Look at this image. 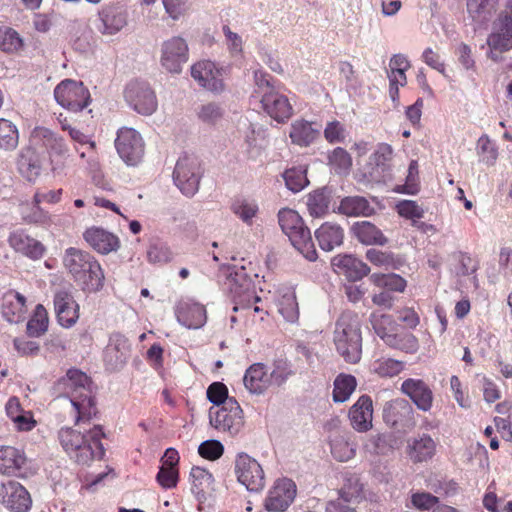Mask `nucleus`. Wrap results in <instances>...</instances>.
I'll list each match as a JSON object with an SVG mask.
<instances>
[{"label":"nucleus","instance_id":"nucleus-1","mask_svg":"<svg viewBox=\"0 0 512 512\" xmlns=\"http://www.w3.org/2000/svg\"><path fill=\"white\" fill-rule=\"evenodd\" d=\"M57 435L63 450L78 464L88 465L95 460H101L105 455L102 443L105 433L100 425H95L85 432L63 427Z\"/></svg>","mask_w":512,"mask_h":512},{"label":"nucleus","instance_id":"nucleus-2","mask_svg":"<svg viewBox=\"0 0 512 512\" xmlns=\"http://www.w3.org/2000/svg\"><path fill=\"white\" fill-rule=\"evenodd\" d=\"M63 265L83 292L96 293L104 287V271L89 252L69 247L65 250Z\"/></svg>","mask_w":512,"mask_h":512},{"label":"nucleus","instance_id":"nucleus-3","mask_svg":"<svg viewBox=\"0 0 512 512\" xmlns=\"http://www.w3.org/2000/svg\"><path fill=\"white\" fill-rule=\"evenodd\" d=\"M90 385L91 380L87 374L76 368L69 369L58 381V386L66 390L70 399L76 424L89 421L98 413Z\"/></svg>","mask_w":512,"mask_h":512},{"label":"nucleus","instance_id":"nucleus-4","mask_svg":"<svg viewBox=\"0 0 512 512\" xmlns=\"http://www.w3.org/2000/svg\"><path fill=\"white\" fill-rule=\"evenodd\" d=\"M333 343L345 362L356 364L362 357L361 321L357 313L344 311L335 323Z\"/></svg>","mask_w":512,"mask_h":512},{"label":"nucleus","instance_id":"nucleus-5","mask_svg":"<svg viewBox=\"0 0 512 512\" xmlns=\"http://www.w3.org/2000/svg\"><path fill=\"white\" fill-rule=\"evenodd\" d=\"M278 222L293 247L307 260L315 261L317 259V251L312 240L311 232L304 224L298 212L293 209L283 208L278 212Z\"/></svg>","mask_w":512,"mask_h":512},{"label":"nucleus","instance_id":"nucleus-6","mask_svg":"<svg viewBox=\"0 0 512 512\" xmlns=\"http://www.w3.org/2000/svg\"><path fill=\"white\" fill-rule=\"evenodd\" d=\"M488 58L502 60V54L512 49V0L506 1L493 22V30L487 37Z\"/></svg>","mask_w":512,"mask_h":512},{"label":"nucleus","instance_id":"nucleus-7","mask_svg":"<svg viewBox=\"0 0 512 512\" xmlns=\"http://www.w3.org/2000/svg\"><path fill=\"white\" fill-rule=\"evenodd\" d=\"M34 137L38 138L45 148L53 172L60 173L73 165L74 156L63 137L45 127L36 128Z\"/></svg>","mask_w":512,"mask_h":512},{"label":"nucleus","instance_id":"nucleus-8","mask_svg":"<svg viewBox=\"0 0 512 512\" xmlns=\"http://www.w3.org/2000/svg\"><path fill=\"white\" fill-rule=\"evenodd\" d=\"M54 97L63 108L78 112L90 103V92L82 82L65 79L54 89Z\"/></svg>","mask_w":512,"mask_h":512},{"label":"nucleus","instance_id":"nucleus-9","mask_svg":"<svg viewBox=\"0 0 512 512\" xmlns=\"http://www.w3.org/2000/svg\"><path fill=\"white\" fill-rule=\"evenodd\" d=\"M200 177L201 167L197 157L184 155L178 159L173 179L184 195L193 196L198 191Z\"/></svg>","mask_w":512,"mask_h":512},{"label":"nucleus","instance_id":"nucleus-10","mask_svg":"<svg viewBox=\"0 0 512 512\" xmlns=\"http://www.w3.org/2000/svg\"><path fill=\"white\" fill-rule=\"evenodd\" d=\"M235 474L237 480L249 491L258 492L265 486V475L261 465L247 453L237 454Z\"/></svg>","mask_w":512,"mask_h":512},{"label":"nucleus","instance_id":"nucleus-11","mask_svg":"<svg viewBox=\"0 0 512 512\" xmlns=\"http://www.w3.org/2000/svg\"><path fill=\"white\" fill-rule=\"evenodd\" d=\"M115 147L122 160L131 166L137 165L144 155V142L133 128L123 127L117 132Z\"/></svg>","mask_w":512,"mask_h":512},{"label":"nucleus","instance_id":"nucleus-12","mask_svg":"<svg viewBox=\"0 0 512 512\" xmlns=\"http://www.w3.org/2000/svg\"><path fill=\"white\" fill-rule=\"evenodd\" d=\"M0 504L14 512H28L32 499L27 489L15 480L0 482Z\"/></svg>","mask_w":512,"mask_h":512},{"label":"nucleus","instance_id":"nucleus-13","mask_svg":"<svg viewBox=\"0 0 512 512\" xmlns=\"http://www.w3.org/2000/svg\"><path fill=\"white\" fill-rule=\"evenodd\" d=\"M125 99L135 111L143 115H151L157 109L156 95L146 83H129L125 89Z\"/></svg>","mask_w":512,"mask_h":512},{"label":"nucleus","instance_id":"nucleus-14","mask_svg":"<svg viewBox=\"0 0 512 512\" xmlns=\"http://www.w3.org/2000/svg\"><path fill=\"white\" fill-rule=\"evenodd\" d=\"M415 411L411 403L404 398L388 401L383 408V419L390 427L401 429L415 424Z\"/></svg>","mask_w":512,"mask_h":512},{"label":"nucleus","instance_id":"nucleus-15","mask_svg":"<svg viewBox=\"0 0 512 512\" xmlns=\"http://www.w3.org/2000/svg\"><path fill=\"white\" fill-rule=\"evenodd\" d=\"M224 285L235 302L252 296V280L244 266L230 265L222 269Z\"/></svg>","mask_w":512,"mask_h":512},{"label":"nucleus","instance_id":"nucleus-16","mask_svg":"<svg viewBox=\"0 0 512 512\" xmlns=\"http://www.w3.org/2000/svg\"><path fill=\"white\" fill-rule=\"evenodd\" d=\"M264 112L278 123H286L294 114L288 97L277 89H268L261 95Z\"/></svg>","mask_w":512,"mask_h":512},{"label":"nucleus","instance_id":"nucleus-17","mask_svg":"<svg viewBox=\"0 0 512 512\" xmlns=\"http://www.w3.org/2000/svg\"><path fill=\"white\" fill-rule=\"evenodd\" d=\"M191 76L203 88L220 93L224 90L223 71L210 60H203L191 67Z\"/></svg>","mask_w":512,"mask_h":512},{"label":"nucleus","instance_id":"nucleus-18","mask_svg":"<svg viewBox=\"0 0 512 512\" xmlns=\"http://www.w3.org/2000/svg\"><path fill=\"white\" fill-rule=\"evenodd\" d=\"M215 427L219 431L234 437L244 427L243 410L236 400H228L226 406H221L215 416Z\"/></svg>","mask_w":512,"mask_h":512},{"label":"nucleus","instance_id":"nucleus-19","mask_svg":"<svg viewBox=\"0 0 512 512\" xmlns=\"http://www.w3.org/2000/svg\"><path fill=\"white\" fill-rule=\"evenodd\" d=\"M296 491V485L291 479L276 480L265 499L266 510L270 512L285 511L293 502Z\"/></svg>","mask_w":512,"mask_h":512},{"label":"nucleus","instance_id":"nucleus-20","mask_svg":"<svg viewBox=\"0 0 512 512\" xmlns=\"http://www.w3.org/2000/svg\"><path fill=\"white\" fill-rule=\"evenodd\" d=\"M402 394L423 412H429L433 407L434 393L431 387L420 378H407L400 387Z\"/></svg>","mask_w":512,"mask_h":512},{"label":"nucleus","instance_id":"nucleus-21","mask_svg":"<svg viewBox=\"0 0 512 512\" xmlns=\"http://www.w3.org/2000/svg\"><path fill=\"white\" fill-rule=\"evenodd\" d=\"M57 322L64 328L73 327L80 317V306L71 292L58 290L53 298Z\"/></svg>","mask_w":512,"mask_h":512},{"label":"nucleus","instance_id":"nucleus-22","mask_svg":"<svg viewBox=\"0 0 512 512\" xmlns=\"http://www.w3.org/2000/svg\"><path fill=\"white\" fill-rule=\"evenodd\" d=\"M188 60V46L181 37H172L162 45L161 64L171 73H180Z\"/></svg>","mask_w":512,"mask_h":512},{"label":"nucleus","instance_id":"nucleus-23","mask_svg":"<svg viewBox=\"0 0 512 512\" xmlns=\"http://www.w3.org/2000/svg\"><path fill=\"white\" fill-rule=\"evenodd\" d=\"M333 270L349 281H358L370 273L369 266L351 254H338L331 260Z\"/></svg>","mask_w":512,"mask_h":512},{"label":"nucleus","instance_id":"nucleus-24","mask_svg":"<svg viewBox=\"0 0 512 512\" xmlns=\"http://www.w3.org/2000/svg\"><path fill=\"white\" fill-rule=\"evenodd\" d=\"M348 418L352 428L360 433L369 431L373 421V401L369 395H361L351 406Z\"/></svg>","mask_w":512,"mask_h":512},{"label":"nucleus","instance_id":"nucleus-25","mask_svg":"<svg viewBox=\"0 0 512 512\" xmlns=\"http://www.w3.org/2000/svg\"><path fill=\"white\" fill-rule=\"evenodd\" d=\"M8 243L15 252L21 253L32 260L41 259L46 252L45 246L23 229L11 232Z\"/></svg>","mask_w":512,"mask_h":512},{"label":"nucleus","instance_id":"nucleus-26","mask_svg":"<svg viewBox=\"0 0 512 512\" xmlns=\"http://www.w3.org/2000/svg\"><path fill=\"white\" fill-rule=\"evenodd\" d=\"M175 315L178 322L189 329L201 328L207 321L205 306L192 301H180Z\"/></svg>","mask_w":512,"mask_h":512},{"label":"nucleus","instance_id":"nucleus-27","mask_svg":"<svg viewBox=\"0 0 512 512\" xmlns=\"http://www.w3.org/2000/svg\"><path fill=\"white\" fill-rule=\"evenodd\" d=\"M86 243L100 254H108L119 248V238L102 227L92 226L83 233Z\"/></svg>","mask_w":512,"mask_h":512},{"label":"nucleus","instance_id":"nucleus-28","mask_svg":"<svg viewBox=\"0 0 512 512\" xmlns=\"http://www.w3.org/2000/svg\"><path fill=\"white\" fill-rule=\"evenodd\" d=\"M274 374L275 372L268 373L265 364L254 363L245 371L244 386L251 394L261 395L271 386Z\"/></svg>","mask_w":512,"mask_h":512},{"label":"nucleus","instance_id":"nucleus-29","mask_svg":"<svg viewBox=\"0 0 512 512\" xmlns=\"http://www.w3.org/2000/svg\"><path fill=\"white\" fill-rule=\"evenodd\" d=\"M3 317L10 323H19L27 313L26 298L16 290H8L2 297Z\"/></svg>","mask_w":512,"mask_h":512},{"label":"nucleus","instance_id":"nucleus-30","mask_svg":"<svg viewBox=\"0 0 512 512\" xmlns=\"http://www.w3.org/2000/svg\"><path fill=\"white\" fill-rule=\"evenodd\" d=\"M101 26L98 30L102 34L114 35L119 32L126 24V13L124 10L115 5H108L99 12Z\"/></svg>","mask_w":512,"mask_h":512},{"label":"nucleus","instance_id":"nucleus-31","mask_svg":"<svg viewBox=\"0 0 512 512\" xmlns=\"http://www.w3.org/2000/svg\"><path fill=\"white\" fill-rule=\"evenodd\" d=\"M24 451L13 446H0V474L16 476L26 464Z\"/></svg>","mask_w":512,"mask_h":512},{"label":"nucleus","instance_id":"nucleus-32","mask_svg":"<svg viewBox=\"0 0 512 512\" xmlns=\"http://www.w3.org/2000/svg\"><path fill=\"white\" fill-rule=\"evenodd\" d=\"M191 491L200 504L205 503L213 491L214 478L212 474L199 466L191 469Z\"/></svg>","mask_w":512,"mask_h":512},{"label":"nucleus","instance_id":"nucleus-33","mask_svg":"<svg viewBox=\"0 0 512 512\" xmlns=\"http://www.w3.org/2000/svg\"><path fill=\"white\" fill-rule=\"evenodd\" d=\"M351 233L364 245L384 246L388 242L382 231L370 221L355 222L351 227Z\"/></svg>","mask_w":512,"mask_h":512},{"label":"nucleus","instance_id":"nucleus-34","mask_svg":"<svg viewBox=\"0 0 512 512\" xmlns=\"http://www.w3.org/2000/svg\"><path fill=\"white\" fill-rule=\"evenodd\" d=\"M392 159V146L387 143H379L367 163L370 176H380L389 171Z\"/></svg>","mask_w":512,"mask_h":512},{"label":"nucleus","instance_id":"nucleus-35","mask_svg":"<svg viewBox=\"0 0 512 512\" xmlns=\"http://www.w3.org/2000/svg\"><path fill=\"white\" fill-rule=\"evenodd\" d=\"M315 236L322 250L331 251L343 243L344 231L337 224L325 222L316 230Z\"/></svg>","mask_w":512,"mask_h":512},{"label":"nucleus","instance_id":"nucleus-36","mask_svg":"<svg viewBox=\"0 0 512 512\" xmlns=\"http://www.w3.org/2000/svg\"><path fill=\"white\" fill-rule=\"evenodd\" d=\"M435 452L436 443L427 434L412 439L408 444L407 453L414 462L427 461L434 456Z\"/></svg>","mask_w":512,"mask_h":512},{"label":"nucleus","instance_id":"nucleus-37","mask_svg":"<svg viewBox=\"0 0 512 512\" xmlns=\"http://www.w3.org/2000/svg\"><path fill=\"white\" fill-rule=\"evenodd\" d=\"M343 484L338 490L339 497L334 501H341L347 504L351 502H358L362 498L363 485L357 474L345 472L342 474Z\"/></svg>","mask_w":512,"mask_h":512},{"label":"nucleus","instance_id":"nucleus-38","mask_svg":"<svg viewBox=\"0 0 512 512\" xmlns=\"http://www.w3.org/2000/svg\"><path fill=\"white\" fill-rule=\"evenodd\" d=\"M339 211L346 216L368 217L374 214L375 209L365 197L348 196L341 200Z\"/></svg>","mask_w":512,"mask_h":512},{"label":"nucleus","instance_id":"nucleus-39","mask_svg":"<svg viewBox=\"0 0 512 512\" xmlns=\"http://www.w3.org/2000/svg\"><path fill=\"white\" fill-rule=\"evenodd\" d=\"M319 131L306 120H296L291 124L289 137L293 144L307 147L318 137Z\"/></svg>","mask_w":512,"mask_h":512},{"label":"nucleus","instance_id":"nucleus-40","mask_svg":"<svg viewBox=\"0 0 512 512\" xmlns=\"http://www.w3.org/2000/svg\"><path fill=\"white\" fill-rule=\"evenodd\" d=\"M405 368V363L390 357H379L375 359L370 370L380 378H392L399 375Z\"/></svg>","mask_w":512,"mask_h":512},{"label":"nucleus","instance_id":"nucleus-41","mask_svg":"<svg viewBox=\"0 0 512 512\" xmlns=\"http://www.w3.org/2000/svg\"><path fill=\"white\" fill-rule=\"evenodd\" d=\"M333 401L343 403L347 401L357 387V380L351 374L340 373L333 384Z\"/></svg>","mask_w":512,"mask_h":512},{"label":"nucleus","instance_id":"nucleus-42","mask_svg":"<svg viewBox=\"0 0 512 512\" xmlns=\"http://www.w3.org/2000/svg\"><path fill=\"white\" fill-rule=\"evenodd\" d=\"M48 325V312L42 304H38L27 322L26 332L30 337H40L46 333Z\"/></svg>","mask_w":512,"mask_h":512},{"label":"nucleus","instance_id":"nucleus-43","mask_svg":"<svg viewBox=\"0 0 512 512\" xmlns=\"http://www.w3.org/2000/svg\"><path fill=\"white\" fill-rule=\"evenodd\" d=\"M370 281L377 287L393 292H404L407 282L398 274L374 273L370 276Z\"/></svg>","mask_w":512,"mask_h":512},{"label":"nucleus","instance_id":"nucleus-44","mask_svg":"<svg viewBox=\"0 0 512 512\" xmlns=\"http://www.w3.org/2000/svg\"><path fill=\"white\" fill-rule=\"evenodd\" d=\"M23 39L19 33L11 27L0 26V50L13 54L22 50Z\"/></svg>","mask_w":512,"mask_h":512},{"label":"nucleus","instance_id":"nucleus-45","mask_svg":"<svg viewBox=\"0 0 512 512\" xmlns=\"http://www.w3.org/2000/svg\"><path fill=\"white\" fill-rule=\"evenodd\" d=\"M498 0H467V11L476 21H485L495 11Z\"/></svg>","mask_w":512,"mask_h":512},{"label":"nucleus","instance_id":"nucleus-46","mask_svg":"<svg viewBox=\"0 0 512 512\" xmlns=\"http://www.w3.org/2000/svg\"><path fill=\"white\" fill-rule=\"evenodd\" d=\"M370 322L375 333L387 343V338L391 337L395 330L392 316L374 312L371 314Z\"/></svg>","mask_w":512,"mask_h":512},{"label":"nucleus","instance_id":"nucleus-47","mask_svg":"<svg viewBox=\"0 0 512 512\" xmlns=\"http://www.w3.org/2000/svg\"><path fill=\"white\" fill-rule=\"evenodd\" d=\"M231 209L235 215L249 225L252 224L253 218L256 217L259 212V207L256 201L246 198L236 199L232 203Z\"/></svg>","mask_w":512,"mask_h":512},{"label":"nucleus","instance_id":"nucleus-48","mask_svg":"<svg viewBox=\"0 0 512 512\" xmlns=\"http://www.w3.org/2000/svg\"><path fill=\"white\" fill-rule=\"evenodd\" d=\"M19 141L17 127L9 120L0 118V149L14 150Z\"/></svg>","mask_w":512,"mask_h":512},{"label":"nucleus","instance_id":"nucleus-49","mask_svg":"<svg viewBox=\"0 0 512 512\" xmlns=\"http://www.w3.org/2000/svg\"><path fill=\"white\" fill-rule=\"evenodd\" d=\"M278 311L287 322L296 323L299 319V307L293 292L286 293L278 301Z\"/></svg>","mask_w":512,"mask_h":512},{"label":"nucleus","instance_id":"nucleus-50","mask_svg":"<svg viewBox=\"0 0 512 512\" xmlns=\"http://www.w3.org/2000/svg\"><path fill=\"white\" fill-rule=\"evenodd\" d=\"M330 199L324 189L316 190L308 195L307 207L314 217H321L329 209Z\"/></svg>","mask_w":512,"mask_h":512},{"label":"nucleus","instance_id":"nucleus-51","mask_svg":"<svg viewBox=\"0 0 512 512\" xmlns=\"http://www.w3.org/2000/svg\"><path fill=\"white\" fill-rule=\"evenodd\" d=\"M386 344L389 347L411 354L415 353L419 348L418 339L411 333H393L391 337L387 338Z\"/></svg>","mask_w":512,"mask_h":512},{"label":"nucleus","instance_id":"nucleus-52","mask_svg":"<svg viewBox=\"0 0 512 512\" xmlns=\"http://www.w3.org/2000/svg\"><path fill=\"white\" fill-rule=\"evenodd\" d=\"M328 163L337 174H347L352 167L350 154L342 147H336L328 155Z\"/></svg>","mask_w":512,"mask_h":512},{"label":"nucleus","instance_id":"nucleus-53","mask_svg":"<svg viewBox=\"0 0 512 512\" xmlns=\"http://www.w3.org/2000/svg\"><path fill=\"white\" fill-rule=\"evenodd\" d=\"M284 180L287 188L296 193L301 191L309 183L306 171L302 168H290L284 172Z\"/></svg>","mask_w":512,"mask_h":512},{"label":"nucleus","instance_id":"nucleus-54","mask_svg":"<svg viewBox=\"0 0 512 512\" xmlns=\"http://www.w3.org/2000/svg\"><path fill=\"white\" fill-rule=\"evenodd\" d=\"M131 350V344L126 336L121 333H114L110 337V344L108 352L115 351L119 355H116L118 363L123 364L126 362L128 355Z\"/></svg>","mask_w":512,"mask_h":512},{"label":"nucleus","instance_id":"nucleus-55","mask_svg":"<svg viewBox=\"0 0 512 512\" xmlns=\"http://www.w3.org/2000/svg\"><path fill=\"white\" fill-rule=\"evenodd\" d=\"M355 452V445L343 437L336 438L331 443V453L338 461L344 462L352 459Z\"/></svg>","mask_w":512,"mask_h":512},{"label":"nucleus","instance_id":"nucleus-56","mask_svg":"<svg viewBox=\"0 0 512 512\" xmlns=\"http://www.w3.org/2000/svg\"><path fill=\"white\" fill-rule=\"evenodd\" d=\"M456 261V273L460 276H468L478 269V262L465 252H457L453 255Z\"/></svg>","mask_w":512,"mask_h":512},{"label":"nucleus","instance_id":"nucleus-57","mask_svg":"<svg viewBox=\"0 0 512 512\" xmlns=\"http://www.w3.org/2000/svg\"><path fill=\"white\" fill-rule=\"evenodd\" d=\"M198 118L207 124H216L219 120L222 119L224 115V110L217 103H207L203 104L198 112Z\"/></svg>","mask_w":512,"mask_h":512},{"label":"nucleus","instance_id":"nucleus-58","mask_svg":"<svg viewBox=\"0 0 512 512\" xmlns=\"http://www.w3.org/2000/svg\"><path fill=\"white\" fill-rule=\"evenodd\" d=\"M207 398L211 403L218 406H226L228 400H236L235 398L228 397V389L222 382H213L209 385L207 389Z\"/></svg>","mask_w":512,"mask_h":512},{"label":"nucleus","instance_id":"nucleus-59","mask_svg":"<svg viewBox=\"0 0 512 512\" xmlns=\"http://www.w3.org/2000/svg\"><path fill=\"white\" fill-rule=\"evenodd\" d=\"M199 455L207 460L215 461L224 453V446L218 440H206L198 447Z\"/></svg>","mask_w":512,"mask_h":512},{"label":"nucleus","instance_id":"nucleus-60","mask_svg":"<svg viewBox=\"0 0 512 512\" xmlns=\"http://www.w3.org/2000/svg\"><path fill=\"white\" fill-rule=\"evenodd\" d=\"M18 168L20 173L30 182L35 181L41 171L38 161L24 155L18 161Z\"/></svg>","mask_w":512,"mask_h":512},{"label":"nucleus","instance_id":"nucleus-61","mask_svg":"<svg viewBox=\"0 0 512 512\" xmlns=\"http://www.w3.org/2000/svg\"><path fill=\"white\" fill-rule=\"evenodd\" d=\"M398 214L406 219L417 220L424 216V210L412 200H402L396 205Z\"/></svg>","mask_w":512,"mask_h":512},{"label":"nucleus","instance_id":"nucleus-62","mask_svg":"<svg viewBox=\"0 0 512 512\" xmlns=\"http://www.w3.org/2000/svg\"><path fill=\"white\" fill-rule=\"evenodd\" d=\"M148 261L154 264H165L171 261V250L165 245L153 244L147 251Z\"/></svg>","mask_w":512,"mask_h":512},{"label":"nucleus","instance_id":"nucleus-63","mask_svg":"<svg viewBox=\"0 0 512 512\" xmlns=\"http://www.w3.org/2000/svg\"><path fill=\"white\" fill-rule=\"evenodd\" d=\"M366 259L377 267H393L394 257L392 253L383 252L374 248L366 251Z\"/></svg>","mask_w":512,"mask_h":512},{"label":"nucleus","instance_id":"nucleus-64","mask_svg":"<svg viewBox=\"0 0 512 512\" xmlns=\"http://www.w3.org/2000/svg\"><path fill=\"white\" fill-rule=\"evenodd\" d=\"M166 13L173 20L183 17L189 10V0H162Z\"/></svg>","mask_w":512,"mask_h":512}]
</instances>
